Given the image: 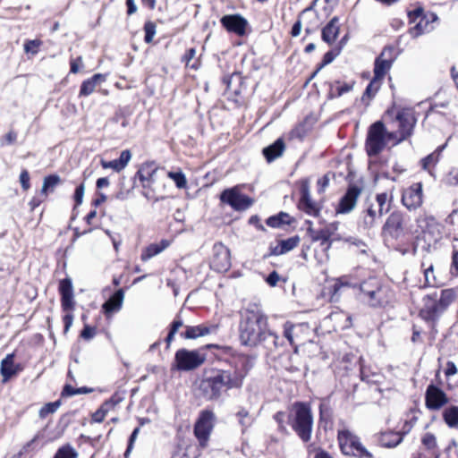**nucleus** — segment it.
Here are the masks:
<instances>
[{
  "label": "nucleus",
  "instance_id": "nucleus-1",
  "mask_svg": "<svg viewBox=\"0 0 458 458\" xmlns=\"http://www.w3.org/2000/svg\"><path fill=\"white\" fill-rule=\"evenodd\" d=\"M249 369L245 359H240L225 369H212L210 375L201 380L199 387L208 400H216L221 396L223 389L242 387Z\"/></svg>",
  "mask_w": 458,
  "mask_h": 458
},
{
  "label": "nucleus",
  "instance_id": "nucleus-2",
  "mask_svg": "<svg viewBox=\"0 0 458 458\" xmlns=\"http://www.w3.org/2000/svg\"><path fill=\"white\" fill-rule=\"evenodd\" d=\"M240 340L247 346H256L261 341L270 339L277 345V336L267 329V318L256 303H250L241 311Z\"/></svg>",
  "mask_w": 458,
  "mask_h": 458
},
{
  "label": "nucleus",
  "instance_id": "nucleus-3",
  "mask_svg": "<svg viewBox=\"0 0 458 458\" xmlns=\"http://www.w3.org/2000/svg\"><path fill=\"white\" fill-rule=\"evenodd\" d=\"M359 289V299L370 308H386L395 301L394 290L376 276L363 280Z\"/></svg>",
  "mask_w": 458,
  "mask_h": 458
},
{
  "label": "nucleus",
  "instance_id": "nucleus-4",
  "mask_svg": "<svg viewBox=\"0 0 458 458\" xmlns=\"http://www.w3.org/2000/svg\"><path fill=\"white\" fill-rule=\"evenodd\" d=\"M420 229L413 243L415 255L425 256L437 248V242L442 239L443 225L432 216H420L417 218Z\"/></svg>",
  "mask_w": 458,
  "mask_h": 458
},
{
  "label": "nucleus",
  "instance_id": "nucleus-5",
  "mask_svg": "<svg viewBox=\"0 0 458 458\" xmlns=\"http://www.w3.org/2000/svg\"><path fill=\"white\" fill-rule=\"evenodd\" d=\"M293 430L303 443L310 442L313 428V415L310 403L296 402L293 404Z\"/></svg>",
  "mask_w": 458,
  "mask_h": 458
},
{
  "label": "nucleus",
  "instance_id": "nucleus-6",
  "mask_svg": "<svg viewBox=\"0 0 458 458\" xmlns=\"http://www.w3.org/2000/svg\"><path fill=\"white\" fill-rule=\"evenodd\" d=\"M396 138L394 132H387L382 122L374 123L369 129L366 139V151L369 157L378 155L386 146L387 141Z\"/></svg>",
  "mask_w": 458,
  "mask_h": 458
},
{
  "label": "nucleus",
  "instance_id": "nucleus-7",
  "mask_svg": "<svg viewBox=\"0 0 458 458\" xmlns=\"http://www.w3.org/2000/svg\"><path fill=\"white\" fill-rule=\"evenodd\" d=\"M337 440L341 452L344 455L356 458H374L372 453L363 445L360 437L348 429L338 431Z\"/></svg>",
  "mask_w": 458,
  "mask_h": 458
},
{
  "label": "nucleus",
  "instance_id": "nucleus-8",
  "mask_svg": "<svg viewBox=\"0 0 458 458\" xmlns=\"http://www.w3.org/2000/svg\"><path fill=\"white\" fill-rule=\"evenodd\" d=\"M206 360V354L198 350L180 349L175 352L173 368L177 370L189 371L201 366Z\"/></svg>",
  "mask_w": 458,
  "mask_h": 458
},
{
  "label": "nucleus",
  "instance_id": "nucleus-9",
  "mask_svg": "<svg viewBox=\"0 0 458 458\" xmlns=\"http://www.w3.org/2000/svg\"><path fill=\"white\" fill-rule=\"evenodd\" d=\"M220 200L229 205L235 211H244L254 203L253 199L241 193L237 187L224 190L220 194Z\"/></svg>",
  "mask_w": 458,
  "mask_h": 458
},
{
  "label": "nucleus",
  "instance_id": "nucleus-10",
  "mask_svg": "<svg viewBox=\"0 0 458 458\" xmlns=\"http://www.w3.org/2000/svg\"><path fill=\"white\" fill-rule=\"evenodd\" d=\"M215 415L212 411H202L194 426V435L199 442V445L205 448L214 427Z\"/></svg>",
  "mask_w": 458,
  "mask_h": 458
},
{
  "label": "nucleus",
  "instance_id": "nucleus-11",
  "mask_svg": "<svg viewBox=\"0 0 458 458\" xmlns=\"http://www.w3.org/2000/svg\"><path fill=\"white\" fill-rule=\"evenodd\" d=\"M405 216L400 211H394L389 215L382 227V236L385 240L388 238L398 239L404 233Z\"/></svg>",
  "mask_w": 458,
  "mask_h": 458
},
{
  "label": "nucleus",
  "instance_id": "nucleus-12",
  "mask_svg": "<svg viewBox=\"0 0 458 458\" xmlns=\"http://www.w3.org/2000/svg\"><path fill=\"white\" fill-rule=\"evenodd\" d=\"M396 119L399 123V130L397 132H394L396 134L394 140L396 142H400L411 135L416 123V118L412 111L402 110L397 114Z\"/></svg>",
  "mask_w": 458,
  "mask_h": 458
},
{
  "label": "nucleus",
  "instance_id": "nucleus-13",
  "mask_svg": "<svg viewBox=\"0 0 458 458\" xmlns=\"http://www.w3.org/2000/svg\"><path fill=\"white\" fill-rule=\"evenodd\" d=\"M409 18L410 22L414 23V26L411 27L409 30V33L412 38H418L431 30L430 21L424 15L421 7L409 12Z\"/></svg>",
  "mask_w": 458,
  "mask_h": 458
},
{
  "label": "nucleus",
  "instance_id": "nucleus-14",
  "mask_svg": "<svg viewBox=\"0 0 458 458\" xmlns=\"http://www.w3.org/2000/svg\"><path fill=\"white\" fill-rule=\"evenodd\" d=\"M423 301L424 304L420 313L425 320H435L445 311L440 307L437 291L427 294L423 298Z\"/></svg>",
  "mask_w": 458,
  "mask_h": 458
},
{
  "label": "nucleus",
  "instance_id": "nucleus-15",
  "mask_svg": "<svg viewBox=\"0 0 458 458\" xmlns=\"http://www.w3.org/2000/svg\"><path fill=\"white\" fill-rule=\"evenodd\" d=\"M402 202L409 210H414L422 204V184L416 182L403 191Z\"/></svg>",
  "mask_w": 458,
  "mask_h": 458
},
{
  "label": "nucleus",
  "instance_id": "nucleus-16",
  "mask_svg": "<svg viewBox=\"0 0 458 458\" xmlns=\"http://www.w3.org/2000/svg\"><path fill=\"white\" fill-rule=\"evenodd\" d=\"M361 191L360 187L354 184L350 185L339 201L336 208L337 213L347 214L351 212L355 208Z\"/></svg>",
  "mask_w": 458,
  "mask_h": 458
},
{
  "label": "nucleus",
  "instance_id": "nucleus-17",
  "mask_svg": "<svg viewBox=\"0 0 458 458\" xmlns=\"http://www.w3.org/2000/svg\"><path fill=\"white\" fill-rule=\"evenodd\" d=\"M59 293L61 295V305L63 310H72L75 306V301L73 295V287L71 278L67 277L59 282Z\"/></svg>",
  "mask_w": 458,
  "mask_h": 458
},
{
  "label": "nucleus",
  "instance_id": "nucleus-18",
  "mask_svg": "<svg viewBox=\"0 0 458 458\" xmlns=\"http://www.w3.org/2000/svg\"><path fill=\"white\" fill-rule=\"evenodd\" d=\"M221 24L228 31L233 32L238 36L245 34L246 27L248 25L247 20L240 14L225 15L220 20Z\"/></svg>",
  "mask_w": 458,
  "mask_h": 458
},
{
  "label": "nucleus",
  "instance_id": "nucleus-19",
  "mask_svg": "<svg viewBox=\"0 0 458 458\" xmlns=\"http://www.w3.org/2000/svg\"><path fill=\"white\" fill-rule=\"evenodd\" d=\"M425 399L426 405L430 410L440 409L448 401L444 391L434 385H429L428 386Z\"/></svg>",
  "mask_w": 458,
  "mask_h": 458
},
{
  "label": "nucleus",
  "instance_id": "nucleus-20",
  "mask_svg": "<svg viewBox=\"0 0 458 458\" xmlns=\"http://www.w3.org/2000/svg\"><path fill=\"white\" fill-rule=\"evenodd\" d=\"M157 171V166L155 162L143 163L135 174V178H139L143 188H150L155 182V174Z\"/></svg>",
  "mask_w": 458,
  "mask_h": 458
},
{
  "label": "nucleus",
  "instance_id": "nucleus-21",
  "mask_svg": "<svg viewBox=\"0 0 458 458\" xmlns=\"http://www.w3.org/2000/svg\"><path fill=\"white\" fill-rule=\"evenodd\" d=\"M21 364L14 363V353H9L1 361L0 374L3 377V382L6 383L12 377L22 370Z\"/></svg>",
  "mask_w": 458,
  "mask_h": 458
},
{
  "label": "nucleus",
  "instance_id": "nucleus-22",
  "mask_svg": "<svg viewBox=\"0 0 458 458\" xmlns=\"http://www.w3.org/2000/svg\"><path fill=\"white\" fill-rule=\"evenodd\" d=\"M301 194L299 208L309 215L318 216L319 213L318 204L311 199L309 186L306 182L301 184Z\"/></svg>",
  "mask_w": 458,
  "mask_h": 458
},
{
  "label": "nucleus",
  "instance_id": "nucleus-23",
  "mask_svg": "<svg viewBox=\"0 0 458 458\" xmlns=\"http://www.w3.org/2000/svg\"><path fill=\"white\" fill-rule=\"evenodd\" d=\"M217 328V325L187 326L185 332L182 333L181 335L185 339H196L199 336L215 334Z\"/></svg>",
  "mask_w": 458,
  "mask_h": 458
},
{
  "label": "nucleus",
  "instance_id": "nucleus-24",
  "mask_svg": "<svg viewBox=\"0 0 458 458\" xmlns=\"http://www.w3.org/2000/svg\"><path fill=\"white\" fill-rule=\"evenodd\" d=\"M285 145L283 137L278 138L274 143L263 148L262 153L268 163L273 162L282 156Z\"/></svg>",
  "mask_w": 458,
  "mask_h": 458
},
{
  "label": "nucleus",
  "instance_id": "nucleus-25",
  "mask_svg": "<svg viewBox=\"0 0 458 458\" xmlns=\"http://www.w3.org/2000/svg\"><path fill=\"white\" fill-rule=\"evenodd\" d=\"M106 81V75L96 73L90 78L82 81L79 92L80 97H88L94 92L96 87Z\"/></svg>",
  "mask_w": 458,
  "mask_h": 458
},
{
  "label": "nucleus",
  "instance_id": "nucleus-26",
  "mask_svg": "<svg viewBox=\"0 0 458 458\" xmlns=\"http://www.w3.org/2000/svg\"><path fill=\"white\" fill-rule=\"evenodd\" d=\"M124 298L123 289L117 290L103 305L102 309L106 315L116 312L121 310Z\"/></svg>",
  "mask_w": 458,
  "mask_h": 458
},
{
  "label": "nucleus",
  "instance_id": "nucleus-27",
  "mask_svg": "<svg viewBox=\"0 0 458 458\" xmlns=\"http://www.w3.org/2000/svg\"><path fill=\"white\" fill-rule=\"evenodd\" d=\"M383 215L374 204H370L363 212L361 225L365 229H370L377 224V220Z\"/></svg>",
  "mask_w": 458,
  "mask_h": 458
},
{
  "label": "nucleus",
  "instance_id": "nucleus-28",
  "mask_svg": "<svg viewBox=\"0 0 458 458\" xmlns=\"http://www.w3.org/2000/svg\"><path fill=\"white\" fill-rule=\"evenodd\" d=\"M339 34V19L338 17H333L330 21L322 30V39L332 44Z\"/></svg>",
  "mask_w": 458,
  "mask_h": 458
},
{
  "label": "nucleus",
  "instance_id": "nucleus-29",
  "mask_svg": "<svg viewBox=\"0 0 458 458\" xmlns=\"http://www.w3.org/2000/svg\"><path fill=\"white\" fill-rule=\"evenodd\" d=\"M200 454L199 446L196 444H183L179 445L173 458H198Z\"/></svg>",
  "mask_w": 458,
  "mask_h": 458
},
{
  "label": "nucleus",
  "instance_id": "nucleus-30",
  "mask_svg": "<svg viewBox=\"0 0 458 458\" xmlns=\"http://www.w3.org/2000/svg\"><path fill=\"white\" fill-rule=\"evenodd\" d=\"M349 286H352V283L347 276H342V277L337 278L335 281V283L328 289L329 294H330L329 301H336L340 295L341 289L343 287H349Z\"/></svg>",
  "mask_w": 458,
  "mask_h": 458
},
{
  "label": "nucleus",
  "instance_id": "nucleus-31",
  "mask_svg": "<svg viewBox=\"0 0 458 458\" xmlns=\"http://www.w3.org/2000/svg\"><path fill=\"white\" fill-rule=\"evenodd\" d=\"M117 402L111 398L108 401H106L93 414H92V421L100 423L105 420V417L110 411V409L114 408L116 405Z\"/></svg>",
  "mask_w": 458,
  "mask_h": 458
},
{
  "label": "nucleus",
  "instance_id": "nucleus-32",
  "mask_svg": "<svg viewBox=\"0 0 458 458\" xmlns=\"http://www.w3.org/2000/svg\"><path fill=\"white\" fill-rule=\"evenodd\" d=\"M169 245L170 242L168 240H162L159 243H152L146 248L145 252L141 254V258H153L154 256L158 255Z\"/></svg>",
  "mask_w": 458,
  "mask_h": 458
},
{
  "label": "nucleus",
  "instance_id": "nucleus-33",
  "mask_svg": "<svg viewBox=\"0 0 458 458\" xmlns=\"http://www.w3.org/2000/svg\"><path fill=\"white\" fill-rule=\"evenodd\" d=\"M391 67V63L377 56L375 60L374 77L382 81Z\"/></svg>",
  "mask_w": 458,
  "mask_h": 458
},
{
  "label": "nucleus",
  "instance_id": "nucleus-34",
  "mask_svg": "<svg viewBox=\"0 0 458 458\" xmlns=\"http://www.w3.org/2000/svg\"><path fill=\"white\" fill-rule=\"evenodd\" d=\"M381 80L373 78L372 81L369 83L367 86L363 95H362V101L365 102L367 100V105L369 104V100L375 97L378 89L381 86Z\"/></svg>",
  "mask_w": 458,
  "mask_h": 458
},
{
  "label": "nucleus",
  "instance_id": "nucleus-35",
  "mask_svg": "<svg viewBox=\"0 0 458 458\" xmlns=\"http://www.w3.org/2000/svg\"><path fill=\"white\" fill-rule=\"evenodd\" d=\"M380 441L383 446L393 448L397 446L403 441V437L399 433L390 432L384 434Z\"/></svg>",
  "mask_w": 458,
  "mask_h": 458
},
{
  "label": "nucleus",
  "instance_id": "nucleus-36",
  "mask_svg": "<svg viewBox=\"0 0 458 458\" xmlns=\"http://www.w3.org/2000/svg\"><path fill=\"white\" fill-rule=\"evenodd\" d=\"M61 182V178L57 174H50L44 178L41 189V195H47V191H53Z\"/></svg>",
  "mask_w": 458,
  "mask_h": 458
},
{
  "label": "nucleus",
  "instance_id": "nucleus-37",
  "mask_svg": "<svg viewBox=\"0 0 458 458\" xmlns=\"http://www.w3.org/2000/svg\"><path fill=\"white\" fill-rule=\"evenodd\" d=\"M456 294L454 289L441 290L438 293L440 307L445 310L448 306L455 300Z\"/></svg>",
  "mask_w": 458,
  "mask_h": 458
},
{
  "label": "nucleus",
  "instance_id": "nucleus-38",
  "mask_svg": "<svg viewBox=\"0 0 458 458\" xmlns=\"http://www.w3.org/2000/svg\"><path fill=\"white\" fill-rule=\"evenodd\" d=\"M443 415L445 423L449 427L454 428L458 426V406H451L445 409Z\"/></svg>",
  "mask_w": 458,
  "mask_h": 458
},
{
  "label": "nucleus",
  "instance_id": "nucleus-39",
  "mask_svg": "<svg viewBox=\"0 0 458 458\" xmlns=\"http://www.w3.org/2000/svg\"><path fill=\"white\" fill-rule=\"evenodd\" d=\"M376 208L380 213L386 214L390 209V199L386 192L379 193L376 197Z\"/></svg>",
  "mask_w": 458,
  "mask_h": 458
},
{
  "label": "nucleus",
  "instance_id": "nucleus-40",
  "mask_svg": "<svg viewBox=\"0 0 458 458\" xmlns=\"http://www.w3.org/2000/svg\"><path fill=\"white\" fill-rule=\"evenodd\" d=\"M286 212L281 211L277 215L271 216L266 220V224L272 228H279L286 223Z\"/></svg>",
  "mask_w": 458,
  "mask_h": 458
},
{
  "label": "nucleus",
  "instance_id": "nucleus-41",
  "mask_svg": "<svg viewBox=\"0 0 458 458\" xmlns=\"http://www.w3.org/2000/svg\"><path fill=\"white\" fill-rule=\"evenodd\" d=\"M92 389L86 386L74 388L70 385H65L63 391L62 396H73L75 394H82L91 393Z\"/></svg>",
  "mask_w": 458,
  "mask_h": 458
},
{
  "label": "nucleus",
  "instance_id": "nucleus-42",
  "mask_svg": "<svg viewBox=\"0 0 458 458\" xmlns=\"http://www.w3.org/2000/svg\"><path fill=\"white\" fill-rule=\"evenodd\" d=\"M209 267L219 273L226 272L230 267V259H210Z\"/></svg>",
  "mask_w": 458,
  "mask_h": 458
},
{
  "label": "nucleus",
  "instance_id": "nucleus-43",
  "mask_svg": "<svg viewBox=\"0 0 458 458\" xmlns=\"http://www.w3.org/2000/svg\"><path fill=\"white\" fill-rule=\"evenodd\" d=\"M167 176L174 182L177 188L183 189L186 187L187 180L182 172H168Z\"/></svg>",
  "mask_w": 458,
  "mask_h": 458
},
{
  "label": "nucleus",
  "instance_id": "nucleus-44",
  "mask_svg": "<svg viewBox=\"0 0 458 458\" xmlns=\"http://www.w3.org/2000/svg\"><path fill=\"white\" fill-rule=\"evenodd\" d=\"M61 405V401L60 400H57L55 402H53V403H46L40 410H39V417L44 419L46 418L47 415L49 414H52L54 412H55L58 408L60 407Z\"/></svg>",
  "mask_w": 458,
  "mask_h": 458
},
{
  "label": "nucleus",
  "instance_id": "nucleus-45",
  "mask_svg": "<svg viewBox=\"0 0 458 458\" xmlns=\"http://www.w3.org/2000/svg\"><path fill=\"white\" fill-rule=\"evenodd\" d=\"M396 56L397 55L395 48L394 47L387 46L384 47L383 51L381 52L378 57H380L383 60H386L387 62L393 64V63L396 59Z\"/></svg>",
  "mask_w": 458,
  "mask_h": 458
},
{
  "label": "nucleus",
  "instance_id": "nucleus-46",
  "mask_svg": "<svg viewBox=\"0 0 458 458\" xmlns=\"http://www.w3.org/2000/svg\"><path fill=\"white\" fill-rule=\"evenodd\" d=\"M156 24L153 21H147L144 24V31H145V37L144 41L146 43H151L153 40V38L156 34Z\"/></svg>",
  "mask_w": 458,
  "mask_h": 458
},
{
  "label": "nucleus",
  "instance_id": "nucleus-47",
  "mask_svg": "<svg viewBox=\"0 0 458 458\" xmlns=\"http://www.w3.org/2000/svg\"><path fill=\"white\" fill-rule=\"evenodd\" d=\"M214 258H228L230 251L226 246L221 242H216L213 247Z\"/></svg>",
  "mask_w": 458,
  "mask_h": 458
},
{
  "label": "nucleus",
  "instance_id": "nucleus-48",
  "mask_svg": "<svg viewBox=\"0 0 458 458\" xmlns=\"http://www.w3.org/2000/svg\"><path fill=\"white\" fill-rule=\"evenodd\" d=\"M77 453L75 450L67 445L60 448L55 455V458H76Z\"/></svg>",
  "mask_w": 458,
  "mask_h": 458
},
{
  "label": "nucleus",
  "instance_id": "nucleus-49",
  "mask_svg": "<svg viewBox=\"0 0 458 458\" xmlns=\"http://www.w3.org/2000/svg\"><path fill=\"white\" fill-rule=\"evenodd\" d=\"M352 87H353V82L352 83H344L341 85L339 81H336L335 86L332 87V90L335 89V96L341 97L342 95L351 91L352 89Z\"/></svg>",
  "mask_w": 458,
  "mask_h": 458
},
{
  "label": "nucleus",
  "instance_id": "nucleus-50",
  "mask_svg": "<svg viewBox=\"0 0 458 458\" xmlns=\"http://www.w3.org/2000/svg\"><path fill=\"white\" fill-rule=\"evenodd\" d=\"M40 45L41 41L38 39L27 40L24 43V51L26 53H31L32 55H36L38 51V47Z\"/></svg>",
  "mask_w": 458,
  "mask_h": 458
},
{
  "label": "nucleus",
  "instance_id": "nucleus-51",
  "mask_svg": "<svg viewBox=\"0 0 458 458\" xmlns=\"http://www.w3.org/2000/svg\"><path fill=\"white\" fill-rule=\"evenodd\" d=\"M85 192V184L81 182L79 184L74 191L73 199L76 206H80L83 201V196Z\"/></svg>",
  "mask_w": 458,
  "mask_h": 458
},
{
  "label": "nucleus",
  "instance_id": "nucleus-52",
  "mask_svg": "<svg viewBox=\"0 0 458 458\" xmlns=\"http://www.w3.org/2000/svg\"><path fill=\"white\" fill-rule=\"evenodd\" d=\"M286 252V240H280L276 246H271L270 255L279 256Z\"/></svg>",
  "mask_w": 458,
  "mask_h": 458
},
{
  "label": "nucleus",
  "instance_id": "nucleus-53",
  "mask_svg": "<svg viewBox=\"0 0 458 458\" xmlns=\"http://www.w3.org/2000/svg\"><path fill=\"white\" fill-rule=\"evenodd\" d=\"M131 158V153L129 149H124L121 152L119 158H117V161L122 169H124L126 167Z\"/></svg>",
  "mask_w": 458,
  "mask_h": 458
},
{
  "label": "nucleus",
  "instance_id": "nucleus-54",
  "mask_svg": "<svg viewBox=\"0 0 458 458\" xmlns=\"http://www.w3.org/2000/svg\"><path fill=\"white\" fill-rule=\"evenodd\" d=\"M422 444L428 449H432L437 445V440L433 434L426 433L422 437Z\"/></svg>",
  "mask_w": 458,
  "mask_h": 458
},
{
  "label": "nucleus",
  "instance_id": "nucleus-55",
  "mask_svg": "<svg viewBox=\"0 0 458 458\" xmlns=\"http://www.w3.org/2000/svg\"><path fill=\"white\" fill-rule=\"evenodd\" d=\"M334 176V174L327 173L321 179L318 180V186L319 192H322L326 190V188L329 185L331 178Z\"/></svg>",
  "mask_w": 458,
  "mask_h": 458
},
{
  "label": "nucleus",
  "instance_id": "nucleus-56",
  "mask_svg": "<svg viewBox=\"0 0 458 458\" xmlns=\"http://www.w3.org/2000/svg\"><path fill=\"white\" fill-rule=\"evenodd\" d=\"M123 182H120L121 189L114 194V199L119 200H125L128 199L131 190L133 187H131L130 189H124L123 186Z\"/></svg>",
  "mask_w": 458,
  "mask_h": 458
},
{
  "label": "nucleus",
  "instance_id": "nucleus-57",
  "mask_svg": "<svg viewBox=\"0 0 458 458\" xmlns=\"http://www.w3.org/2000/svg\"><path fill=\"white\" fill-rule=\"evenodd\" d=\"M339 51L334 52V51H328L324 55L323 61L321 64L319 65L318 69H321L323 66L331 64L335 58L338 55Z\"/></svg>",
  "mask_w": 458,
  "mask_h": 458
},
{
  "label": "nucleus",
  "instance_id": "nucleus-58",
  "mask_svg": "<svg viewBox=\"0 0 458 458\" xmlns=\"http://www.w3.org/2000/svg\"><path fill=\"white\" fill-rule=\"evenodd\" d=\"M20 182L24 191H27L30 187V174L27 170H23L20 174Z\"/></svg>",
  "mask_w": 458,
  "mask_h": 458
},
{
  "label": "nucleus",
  "instance_id": "nucleus-59",
  "mask_svg": "<svg viewBox=\"0 0 458 458\" xmlns=\"http://www.w3.org/2000/svg\"><path fill=\"white\" fill-rule=\"evenodd\" d=\"M95 334H96V329L94 327H91L86 325L81 333V336L85 340H90L94 337Z\"/></svg>",
  "mask_w": 458,
  "mask_h": 458
},
{
  "label": "nucleus",
  "instance_id": "nucleus-60",
  "mask_svg": "<svg viewBox=\"0 0 458 458\" xmlns=\"http://www.w3.org/2000/svg\"><path fill=\"white\" fill-rule=\"evenodd\" d=\"M101 165H102V167L103 168H111L116 172H120L122 171V167L120 166L117 159H114V160H111V161H104L102 160L101 161Z\"/></svg>",
  "mask_w": 458,
  "mask_h": 458
},
{
  "label": "nucleus",
  "instance_id": "nucleus-61",
  "mask_svg": "<svg viewBox=\"0 0 458 458\" xmlns=\"http://www.w3.org/2000/svg\"><path fill=\"white\" fill-rule=\"evenodd\" d=\"M437 162V157L435 154H430L421 160L422 167L428 170L429 166Z\"/></svg>",
  "mask_w": 458,
  "mask_h": 458
},
{
  "label": "nucleus",
  "instance_id": "nucleus-62",
  "mask_svg": "<svg viewBox=\"0 0 458 458\" xmlns=\"http://www.w3.org/2000/svg\"><path fill=\"white\" fill-rule=\"evenodd\" d=\"M237 416L239 417V421L242 426H247L250 423V420L249 418V412L245 409H242L237 412Z\"/></svg>",
  "mask_w": 458,
  "mask_h": 458
},
{
  "label": "nucleus",
  "instance_id": "nucleus-63",
  "mask_svg": "<svg viewBox=\"0 0 458 458\" xmlns=\"http://www.w3.org/2000/svg\"><path fill=\"white\" fill-rule=\"evenodd\" d=\"M432 274H433V266L430 265V266H428V267H427L424 270L425 280H426V284L428 285H431L435 283V276Z\"/></svg>",
  "mask_w": 458,
  "mask_h": 458
},
{
  "label": "nucleus",
  "instance_id": "nucleus-64",
  "mask_svg": "<svg viewBox=\"0 0 458 458\" xmlns=\"http://www.w3.org/2000/svg\"><path fill=\"white\" fill-rule=\"evenodd\" d=\"M249 224L254 225L259 231H266V228L260 222V217L258 215H253L249 219Z\"/></svg>",
  "mask_w": 458,
  "mask_h": 458
}]
</instances>
